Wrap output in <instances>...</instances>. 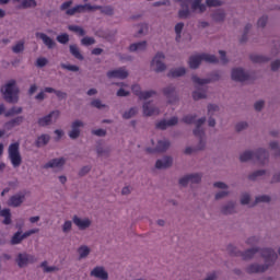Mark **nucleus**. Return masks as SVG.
<instances>
[{"instance_id": "nucleus-1", "label": "nucleus", "mask_w": 280, "mask_h": 280, "mask_svg": "<svg viewBox=\"0 0 280 280\" xmlns=\"http://www.w3.org/2000/svg\"><path fill=\"white\" fill-rule=\"evenodd\" d=\"M260 255L265 259V265L253 264L247 267L248 275H255L257 272H266L269 266H272L277 260V253L272 248L260 249Z\"/></svg>"}, {"instance_id": "nucleus-2", "label": "nucleus", "mask_w": 280, "mask_h": 280, "mask_svg": "<svg viewBox=\"0 0 280 280\" xmlns=\"http://www.w3.org/2000/svg\"><path fill=\"white\" fill-rule=\"evenodd\" d=\"M268 156L269 154L266 149H257L256 151H245L244 153H242L240 156V161L241 163L253 161L254 163H258V165H266Z\"/></svg>"}, {"instance_id": "nucleus-3", "label": "nucleus", "mask_w": 280, "mask_h": 280, "mask_svg": "<svg viewBox=\"0 0 280 280\" xmlns=\"http://www.w3.org/2000/svg\"><path fill=\"white\" fill-rule=\"evenodd\" d=\"M1 93L9 104H16L19 102V88H16V81L11 80L4 88L1 89Z\"/></svg>"}, {"instance_id": "nucleus-4", "label": "nucleus", "mask_w": 280, "mask_h": 280, "mask_svg": "<svg viewBox=\"0 0 280 280\" xmlns=\"http://www.w3.org/2000/svg\"><path fill=\"white\" fill-rule=\"evenodd\" d=\"M202 61L210 62L211 65H218V57H215V55L210 54L195 55L189 58L188 65L190 69H198Z\"/></svg>"}, {"instance_id": "nucleus-5", "label": "nucleus", "mask_w": 280, "mask_h": 280, "mask_svg": "<svg viewBox=\"0 0 280 280\" xmlns=\"http://www.w3.org/2000/svg\"><path fill=\"white\" fill-rule=\"evenodd\" d=\"M9 159L13 167H21L23 159L21 158V152H19V142L12 143L9 147Z\"/></svg>"}, {"instance_id": "nucleus-6", "label": "nucleus", "mask_w": 280, "mask_h": 280, "mask_svg": "<svg viewBox=\"0 0 280 280\" xmlns=\"http://www.w3.org/2000/svg\"><path fill=\"white\" fill-rule=\"evenodd\" d=\"M151 145L145 149L147 154H160L161 152H166L170 148V141H152Z\"/></svg>"}, {"instance_id": "nucleus-7", "label": "nucleus", "mask_w": 280, "mask_h": 280, "mask_svg": "<svg viewBox=\"0 0 280 280\" xmlns=\"http://www.w3.org/2000/svg\"><path fill=\"white\" fill-rule=\"evenodd\" d=\"M93 11V10H102V7L100 5H91V4H79L74 8L68 9L66 11V14H68V16H73V14H78L80 12H84V11Z\"/></svg>"}, {"instance_id": "nucleus-8", "label": "nucleus", "mask_w": 280, "mask_h": 280, "mask_svg": "<svg viewBox=\"0 0 280 280\" xmlns=\"http://www.w3.org/2000/svg\"><path fill=\"white\" fill-rule=\"evenodd\" d=\"M163 60H165V55L163 52H158L154 56V58H153V60L151 62V67L154 68L156 73H161V72L165 71V69H167V67L165 66Z\"/></svg>"}, {"instance_id": "nucleus-9", "label": "nucleus", "mask_w": 280, "mask_h": 280, "mask_svg": "<svg viewBox=\"0 0 280 280\" xmlns=\"http://www.w3.org/2000/svg\"><path fill=\"white\" fill-rule=\"evenodd\" d=\"M38 229H32L28 230L26 232H24L23 234H21V231H18L11 238V244L14 246L16 244H21L23 242V240H26V237H30L31 235H34L36 233H38Z\"/></svg>"}, {"instance_id": "nucleus-10", "label": "nucleus", "mask_w": 280, "mask_h": 280, "mask_svg": "<svg viewBox=\"0 0 280 280\" xmlns=\"http://www.w3.org/2000/svg\"><path fill=\"white\" fill-rule=\"evenodd\" d=\"M132 93L139 97V100H150L153 95H156V91L150 90V91H141V85L135 84L131 86Z\"/></svg>"}, {"instance_id": "nucleus-11", "label": "nucleus", "mask_w": 280, "mask_h": 280, "mask_svg": "<svg viewBox=\"0 0 280 280\" xmlns=\"http://www.w3.org/2000/svg\"><path fill=\"white\" fill-rule=\"evenodd\" d=\"M15 261H16L19 268H25V266H27V264H35L36 256L25 254V253L19 254Z\"/></svg>"}, {"instance_id": "nucleus-12", "label": "nucleus", "mask_w": 280, "mask_h": 280, "mask_svg": "<svg viewBox=\"0 0 280 280\" xmlns=\"http://www.w3.org/2000/svg\"><path fill=\"white\" fill-rule=\"evenodd\" d=\"M200 180H202V175L196 173V174H190V175H186L184 177H182L179 179V185H182V187H187V185H189V183H191L192 185H197L198 183H200Z\"/></svg>"}, {"instance_id": "nucleus-13", "label": "nucleus", "mask_w": 280, "mask_h": 280, "mask_svg": "<svg viewBox=\"0 0 280 280\" xmlns=\"http://www.w3.org/2000/svg\"><path fill=\"white\" fill-rule=\"evenodd\" d=\"M232 80H234V82H246L250 80V75L242 68H234L232 70Z\"/></svg>"}, {"instance_id": "nucleus-14", "label": "nucleus", "mask_w": 280, "mask_h": 280, "mask_svg": "<svg viewBox=\"0 0 280 280\" xmlns=\"http://www.w3.org/2000/svg\"><path fill=\"white\" fill-rule=\"evenodd\" d=\"M256 253H259V248H250L245 252H237L235 248L234 250H231V255H234L235 257H243L245 260L253 259Z\"/></svg>"}, {"instance_id": "nucleus-15", "label": "nucleus", "mask_w": 280, "mask_h": 280, "mask_svg": "<svg viewBox=\"0 0 280 280\" xmlns=\"http://www.w3.org/2000/svg\"><path fill=\"white\" fill-rule=\"evenodd\" d=\"M60 117V110H52L49 115H46L38 119V126L45 127L51 124L52 119H58Z\"/></svg>"}, {"instance_id": "nucleus-16", "label": "nucleus", "mask_w": 280, "mask_h": 280, "mask_svg": "<svg viewBox=\"0 0 280 280\" xmlns=\"http://www.w3.org/2000/svg\"><path fill=\"white\" fill-rule=\"evenodd\" d=\"M180 3L182 10L178 12L179 19H187L190 14L189 5H191V0H177Z\"/></svg>"}, {"instance_id": "nucleus-17", "label": "nucleus", "mask_w": 280, "mask_h": 280, "mask_svg": "<svg viewBox=\"0 0 280 280\" xmlns=\"http://www.w3.org/2000/svg\"><path fill=\"white\" fill-rule=\"evenodd\" d=\"M25 202V192L13 195L9 199V207H21Z\"/></svg>"}, {"instance_id": "nucleus-18", "label": "nucleus", "mask_w": 280, "mask_h": 280, "mask_svg": "<svg viewBox=\"0 0 280 280\" xmlns=\"http://www.w3.org/2000/svg\"><path fill=\"white\" fill-rule=\"evenodd\" d=\"M176 124H178V117H172L168 120H160L155 125V128H158V130H167L170 126H176Z\"/></svg>"}, {"instance_id": "nucleus-19", "label": "nucleus", "mask_w": 280, "mask_h": 280, "mask_svg": "<svg viewBox=\"0 0 280 280\" xmlns=\"http://www.w3.org/2000/svg\"><path fill=\"white\" fill-rule=\"evenodd\" d=\"M107 78H118L119 80H126V78H128V71L125 68L110 70L107 72Z\"/></svg>"}, {"instance_id": "nucleus-20", "label": "nucleus", "mask_w": 280, "mask_h": 280, "mask_svg": "<svg viewBox=\"0 0 280 280\" xmlns=\"http://www.w3.org/2000/svg\"><path fill=\"white\" fill-rule=\"evenodd\" d=\"M163 93L165 97H167L170 104H174L178 100V96H176V88L173 85H170L163 90Z\"/></svg>"}, {"instance_id": "nucleus-21", "label": "nucleus", "mask_w": 280, "mask_h": 280, "mask_svg": "<svg viewBox=\"0 0 280 280\" xmlns=\"http://www.w3.org/2000/svg\"><path fill=\"white\" fill-rule=\"evenodd\" d=\"M84 126V122L82 120H75L72 122V130L69 132L70 139H78L80 137V128Z\"/></svg>"}, {"instance_id": "nucleus-22", "label": "nucleus", "mask_w": 280, "mask_h": 280, "mask_svg": "<svg viewBox=\"0 0 280 280\" xmlns=\"http://www.w3.org/2000/svg\"><path fill=\"white\" fill-rule=\"evenodd\" d=\"M36 38H40V40H43L44 45H46V47L48 49H54V47H56V42H54V39H51V37L47 36V34L45 33H36Z\"/></svg>"}, {"instance_id": "nucleus-23", "label": "nucleus", "mask_w": 280, "mask_h": 280, "mask_svg": "<svg viewBox=\"0 0 280 280\" xmlns=\"http://www.w3.org/2000/svg\"><path fill=\"white\" fill-rule=\"evenodd\" d=\"M91 277H95L96 279L107 280L108 272H106V270H104V267H95L91 271Z\"/></svg>"}, {"instance_id": "nucleus-24", "label": "nucleus", "mask_w": 280, "mask_h": 280, "mask_svg": "<svg viewBox=\"0 0 280 280\" xmlns=\"http://www.w3.org/2000/svg\"><path fill=\"white\" fill-rule=\"evenodd\" d=\"M160 113L159 108L153 107L150 102L143 104V115L145 117H152V115H159Z\"/></svg>"}, {"instance_id": "nucleus-25", "label": "nucleus", "mask_w": 280, "mask_h": 280, "mask_svg": "<svg viewBox=\"0 0 280 280\" xmlns=\"http://www.w3.org/2000/svg\"><path fill=\"white\" fill-rule=\"evenodd\" d=\"M173 160L171 156H165L162 160H158L155 163L156 170H167V167H172Z\"/></svg>"}, {"instance_id": "nucleus-26", "label": "nucleus", "mask_w": 280, "mask_h": 280, "mask_svg": "<svg viewBox=\"0 0 280 280\" xmlns=\"http://www.w3.org/2000/svg\"><path fill=\"white\" fill-rule=\"evenodd\" d=\"M73 222L75 226H78L81 231H84L85 229H89L91 226V220L89 219H81L77 215L73 218Z\"/></svg>"}, {"instance_id": "nucleus-27", "label": "nucleus", "mask_w": 280, "mask_h": 280, "mask_svg": "<svg viewBox=\"0 0 280 280\" xmlns=\"http://www.w3.org/2000/svg\"><path fill=\"white\" fill-rule=\"evenodd\" d=\"M67 163V160L65 158H59V159H52L48 163L44 165L45 170H49V167H62Z\"/></svg>"}, {"instance_id": "nucleus-28", "label": "nucleus", "mask_w": 280, "mask_h": 280, "mask_svg": "<svg viewBox=\"0 0 280 280\" xmlns=\"http://www.w3.org/2000/svg\"><path fill=\"white\" fill-rule=\"evenodd\" d=\"M147 47H148V42L143 40V42L131 44L129 46V51H145Z\"/></svg>"}, {"instance_id": "nucleus-29", "label": "nucleus", "mask_w": 280, "mask_h": 280, "mask_svg": "<svg viewBox=\"0 0 280 280\" xmlns=\"http://www.w3.org/2000/svg\"><path fill=\"white\" fill-rule=\"evenodd\" d=\"M205 121H207L206 117L199 118L196 121V128L194 130L195 137H202L205 135V131L202 129H200V126H202V124H205Z\"/></svg>"}, {"instance_id": "nucleus-30", "label": "nucleus", "mask_w": 280, "mask_h": 280, "mask_svg": "<svg viewBox=\"0 0 280 280\" xmlns=\"http://www.w3.org/2000/svg\"><path fill=\"white\" fill-rule=\"evenodd\" d=\"M36 0H22V3L18 5V10H27L28 8H36Z\"/></svg>"}, {"instance_id": "nucleus-31", "label": "nucleus", "mask_w": 280, "mask_h": 280, "mask_svg": "<svg viewBox=\"0 0 280 280\" xmlns=\"http://www.w3.org/2000/svg\"><path fill=\"white\" fill-rule=\"evenodd\" d=\"M187 73V70L185 68H177V69H172L167 75L168 78H180Z\"/></svg>"}, {"instance_id": "nucleus-32", "label": "nucleus", "mask_w": 280, "mask_h": 280, "mask_svg": "<svg viewBox=\"0 0 280 280\" xmlns=\"http://www.w3.org/2000/svg\"><path fill=\"white\" fill-rule=\"evenodd\" d=\"M0 215L4 218L2 221L3 224H12V213L10 212V209H2Z\"/></svg>"}, {"instance_id": "nucleus-33", "label": "nucleus", "mask_w": 280, "mask_h": 280, "mask_svg": "<svg viewBox=\"0 0 280 280\" xmlns=\"http://www.w3.org/2000/svg\"><path fill=\"white\" fill-rule=\"evenodd\" d=\"M190 5L191 10H199L200 12L207 10V5L202 4V0H191Z\"/></svg>"}, {"instance_id": "nucleus-34", "label": "nucleus", "mask_w": 280, "mask_h": 280, "mask_svg": "<svg viewBox=\"0 0 280 280\" xmlns=\"http://www.w3.org/2000/svg\"><path fill=\"white\" fill-rule=\"evenodd\" d=\"M70 54H72L77 60H84V56H82L80 48H78L77 45H70Z\"/></svg>"}, {"instance_id": "nucleus-35", "label": "nucleus", "mask_w": 280, "mask_h": 280, "mask_svg": "<svg viewBox=\"0 0 280 280\" xmlns=\"http://www.w3.org/2000/svg\"><path fill=\"white\" fill-rule=\"evenodd\" d=\"M226 14L224 13V10H217L213 14H212V19L213 21H215L217 23H221V21H224Z\"/></svg>"}, {"instance_id": "nucleus-36", "label": "nucleus", "mask_w": 280, "mask_h": 280, "mask_svg": "<svg viewBox=\"0 0 280 280\" xmlns=\"http://www.w3.org/2000/svg\"><path fill=\"white\" fill-rule=\"evenodd\" d=\"M78 253L80 255V259H84L85 257H89L91 254V248L86 245H82L81 247L78 248Z\"/></svg>"}, {"instance_id": "nucleus-37", "label": "nucleus", "mask_w": 280, "mask_h": 280, "mask_svg": "<svg viewBox=\"0 0 280 280\" xmlns=\"http://www.w3.org/2000/svg\"><path fill=\"white\" fill-rule=\"evenodd\" d=\"M235 212V203L233 201L229 202L226 206L222 208V213L224 215H229V213H234Z\"/></svg>"}, {"instance_id": "nucleus-38", "label": "nucleus", "mask_w": 280, "mask_h": 280, "mask_svg": "<svg viewBox=\"0 0 280 280\" xmlns=\"http://www.w3.org/2000/svg\"><path fill=\"white\" fill-rule=\"evenodd\" d=\"M252 62L261 63V62H268V57L261 56V55H250Z\"/></svg>"}, {"instance_id": "nucleus-39", "label": "nucleus", "mask_w": 280, "mask_h": 280, "mask_svg": "<svg viewBox=\"0 0 280 280\" xmlns=\"http://www.w3.org/2000/svg\"><path fill=\"white\" fill-rule=\"evenodd\" d=\"M206 97H207V91L205 90H197L192 93V98L195 101L205 100Z\"/></svg>"}, {"instance_id": "nucleus-40", "label": "nucleus", "mask_w": 280, "mask_h": 280, "mask_svg": "<svg viewBox=\"0 0 280 280\" xmlns=\"http://www.w3.org/2000/svg\"><path fill=\"white\" fill-rule=\"evenodd\" d=\"M191 80L194 84H198L199 86H205V84L211 82L209 79H200L198 75H192Z\"/></svg>"}, {"instance_id": "nucleus-41", "label": "nucleus", "mask_w": 280, "mask_h": 280, "mask_svg": "<svg viewBox=\"0 0 280 280\" xmlns=\"http://www.w3.org/2000/svg\"><path fill=\"white\" fill-rule=\"evenodd\" d=\"M68 30L70 32H74V34H79V36H84L86 32H84V28L78 26V25H70L68 26Z\"/></svg>"}, {"instance_id": "nucleus-42", "label": "nucleus", "mask_w": 280, "mask_h": 280, "mask_svg": "<svg viewBox=\"0 0 280 280\" xmlns=\"http://www.w3.org/2000/svg\"><path fill=\"white\" fill-rule=\"evenodd\" d=\"M24 49H25V42H23V40L18 42V43L12 47L13 54H21V51H23Z\"/></svg>"}, {"instance_id": "nucleus-43", "label": "nucleus", "mask_w": 280, "mask_h": 280, "mask_svg": "<svg viewBox=\"0 0 280 280\" xmlns=\"http://www.w3.org/2000/svg\"><path fill=\"white\" fill-rule=\"evenodd\" d=\"M21 113H23V108L22 107H12L11 109H9L5 113V117H12L14 115H21Z\"/></svg>"}, {"instance_id": "nucleus-44", "label": "nucleus", "mask_w": 280, "mask_h": 280, "mask_svg": "<svg viewBox=\"0 0 280 280\" xmlns=\"http://www.w3.org/2000/svg\"><path fill=\"white\" fill-rule=\"evenodd\" d=\"M20 124H23V116H19L11 121L7 122L8 128H14V126H19Z\"/></svg>"}, {"instance_id": "nucleus-45", "label": "nucleus", "mask_w": 280, "mask_h": 280, "mask_svg": "<svg viewBox=\"0 0 280 280\" xmlns=\"http://www.w3.org/2000/svg\"><path fill=\"white\" fill-rule=\"evenodd\" d=\"M136 115H137V107H131L129 110L122 114V118L131 119V117H135Z\"/></svg>"}, {"instance_id": "nucleus-46", "label": "nucleus", "mask_w": 280, "mask_h": 280, "mask_svg": "<svg viewBox=\"0 0 280 280\" xmlns=\"http://www.w3.org/2000/svg\"><path fill=\"white\" fill-rule=\"evenodd\" d=\"M185 27V24L183 22L177 23L175 25V34H176V40H180V34L183 33V28Z\"/></svg>"}, {"instance_id": "nucleus-47", "label": "nucleus", "mask_w": 280, "mask_h": 280, "mask_svg": "<svg viewBox=\"0 0 280 280\" xmlns=\"http://www.w3.org/2000/svg\"><path fill=\"white\" fill-rule=\"evenodd\" d=\"M57 40L58 43H60L61 45H67V43H69V35L67 33H63L61 35L57 36Z\"/></svg>"}, {"instance_id": "nucleus-48", "label": "nucleus", "mask_w": 280, "mask_h": 280, "mask_svg": "<svg viewBox=\"0 0 280 280\" xmlns=\"http://www.w3.org/2000/svg\"><path fill=\"white\" fill-rule=\"evenodd\" d=\"M264 174H266V171H264V170H258V171L252 173V174L248 176V178H249V180H256V179L258 178V176H264Z\"/></svg>"}, {"instance_id": "nucleus-49", "label": "nucleus", "mask_w": 280, "mask_h": 280, "mask_svg": "<svg viewBox=\"0 0 280 280\" xmlns=\"http://www.w3.org/2000/svg\"><path fill=\"white\" fill-rule=\"evenodd\" d=\"M40 268L44 269V272H54V271L58 270L57 267H49V266H47V260H45V261H43L40 264Z\"/></svg>"}, {"instance_id": "nucleus-50", "label": "nucleus", "mask_w": 280, "mask_h": 280, "mask_svg": "<svg viewBox=\"0 0 280 280\" xmlns=\"http://www.w3.org/2000/svg\"><path fill=\"white\" fill-rule=\"evenodd\" d=\"M184 124H196V115H186L183 117Z\"/></svg>"}, {"instance_id": "nucleus-51", "label": "nucleus", "mask_w": 280, "mask_h": 280, "mask_svg": "<svg viewBox=\"0 0 280 280\" xmlns=\"http://www.w3.org/2000/svg\"><path fill=\"white\" fill-rule=\"evenodd\" d=\"M206 3L208 8H219V5H222L221 0H206Z\"/></svg>"}, {"instance_id": "nucleus-52", "label": "nucleus", "mask_w": 280, "mask_h": 280, "mask_svg": "<svg viewBox=\"0 0 280 280\" xmlns=\"http://www.w3.org/2000/svg\"><path fill=\"white\" fill-rule=\"evenodd\" d=\"M81 44L85 47H89V45H95V38L93 37H83L81 40Z\"/></svg>"}, {"instance_id": "nucleus-53", "label": "nucleus", "mask_w": 280, "mask_h": 280, "mask_svg": "<svg viewBox=\"0 0 280 280\" xmlns=\"http://www.w3.org/2000/svg\"><path fill=\"white\" fill-rule=\"evenodd\" d=\"M246 128H248V122L246 121L238 122L235 126L236 132H242V130H246Z\"/></svg>"}, {"instance_id": "nucleus-54", "label": "nucleus", "mask_w": 280, "mask_h": 280, "mask_svg": "<svg viewBox=\"0 0 280 280\" xmlns=\"http://www.w3.org/2000/svg\"><path fill=\"white\" fill-rule=\"evenodd\" d=\"M250 27H253L250 24H247L245 26V31H244V34L241 38V43H246V40H248V32L250 31Z\"/></svg>"}, {"instance_id": "nucleus-55", "label": "nucleus", "mask_w": 280, "mask_h": 280, "mask_svg": "<svg viewBox=\"0 0 280 280\" xmlns=\"http://www.w3.org/2000/svg\"><path fill=\"white\" fill-rule=\"evenodd\" d=\"M61 68L67 69V71H80V67L73 65L61 63Z\"/></svg>"}, {"instance_id": "nucleus-56", "label": "nucleus", "mask_w": 280, "mask_h": 280, "mask_svg": "<svg viewBox=\"0 0 280 280\" xmlns=\"http://www.w3.org/2000/svg\"><path fill=\"white\" fill-rule=\"evenodd\" d=\"M270 201V196L268 195H261L256 197V205H259V202H269Z\"/></svg>"}, {"instance_id": "nucleus-57", "label": "nucleus", "mask_w": 280, "mask_h": 280, "mask_svg": "<svg viewBox=\"0 0 280 280\" xmlns=\"http://www.w3.org/2000/svg\"><path fill=\"white\" fill-rule=\"evenodd\" d=\"M270 148H271V150L275 151L276 156H280V147H279V142H271V143H270Z\"/></svg>"}, {"instance_id": "nucleus-58", "label": "nucleus", "mask_w": 280, "mask_h": 280, "mask_svg": "<svg viewBox=\"0 0 280 280\" xmlns=\"http://www.w3.org/2000/svg\"><path fill=\"white\" fill-rule=\"evenodd\" d=\"M96 152L98 156H108L109 153L108 149H104L102 147H97Z\"/></svg>"}, {"instance_id": "nucleus-59", "label": "nucleus", "mask_w": 280, "mask_h": 280, "mask_svg": "<svg viewBox=\"0 0 280 280\" xmlns=\"http://www.w3.org/2000/svg\"><path fill=\"white\" fill-rule=\"evenodd\" d=\"M91 106H94V108H106V105L102 104V101L100 100L92 101Z\"/></svg>"}, {"instance_id": "nucleus-60", "label": "nucleus", "mask_w": 280, "mask_h": 280, "mask_svg": "<svg viewBox=\"0 0 280 280\" xmlns=\"http://www.w3.org/2000/svg\"><path fill=\"white\" fill-rule=\"evenodd\" d=\"M37 67H46L47 66V58L45 57H39L36 60Z\"/></svg>"}, {"instance_id": "nucleus-61", "label": "nucleus", "mask_w": 280, "mask_h": 280, "mask_svg": "<svg viewBox=\"0 0 280 280\" xmlns=\"http://www.w3.org/2000/svg\"><path fill=\"white\" fill-rule=\"evenodd\" d=\"M266 23H268V16H261L258 20L257 25L258 27H266Z\"/></svg>"}, {"instance_id": "nucleus-62", "label": "nucleus", "mask_w": 280, "mask_h": 280, "mask_svg": "<svg viewBox=\"0 0 280 280\" xmlns=\"http://www.w3.org/2000/svg\"><path fill=\"white\" fill-rule=\"evenodd\" d=\"M218 105L210 104L208 105V115H213V113H218Z\"/></svg>"}, {"instance_id": "nucleus-63", "label": "nucleus", "mask_w": 280, "mask_h": 280, "mask_svg": "<svg viewBox=\"0 0 280 280\" xmlns=\"http://www.w3.org/2000/svg\"><path fill=\"white\" fill-rule=\"evenodd\" d=\"M248 202H250V195L248 194H244L241 198V203L242 205H248Z\"/></svg>"}, {"instance_id": "nucleus-64", "label": "nucleus", "mask_w": 280, "mask_h": 280, "mask_svg": "<svg viewBox=\"0 0 280 280\" xmlns=\"http://www.w3.org/2000/svg\"><path fill=\"white\" fill-rule=\"evenodd\" d=\"M279 68H280V60H275V61L271 63V70H272V71H278Z\"/></svg>"}]
</instances>
